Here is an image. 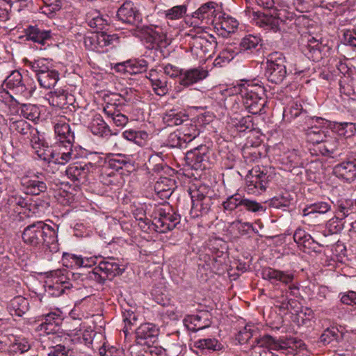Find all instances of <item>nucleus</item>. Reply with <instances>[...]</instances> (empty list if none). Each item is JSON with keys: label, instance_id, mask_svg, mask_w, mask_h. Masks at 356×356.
I'll return each mask as SVG.
<instances>
[{"label": "nucleus", "instance_id": "26", "mask_svg": "<svg viewBox=\"0 0 356 356\" xmlns=\"http://www.w3.org/2000/svg\"><path fill=\"white\" fill-rule=\"evenodd\" d=\"M254 343L259 347H264L274 350L279 351L282 355L284 348H286L291 341L286 339H275L269 334H264L255 339Z\"/></svg>", "mask_w": 356, "mask_h": 356}, {"label": "nucleus", "instance_id": "43", "mask_svg": "<svg viewBox=\"0 0 356 356\" xmlns=\"http://www.w3.org/2000/svg\"><path fill=\"white\" fill-rule=\"evenodd\" d=\"M305 116V120L308 118L306 111H303L302 105L294 102L284 110L283 119L285 121L291 122L298 116Z\"/></svg>", "mask_w": 356, "mask_h": 356}, {"label": "nucleus", "instance_id": "21", "mask_svg": "<svg viewBox=\"0 0 356 356\" xmlns=\"http://www.w3.org/2000/svg\"><path fill=\"white\" fill-rule=\"evenodd\" d=\"M147 78L150 81L153 90L157 95L163 96L168 93V78L161 71L159 72L157 70L152 69Z\"/></svg>", "mask_w": 356, "mask_h": 356}, {"label": "nucleus", "instance_id": "27", "mask_svg": "<svg viewBox=\"0 0 356 356\" xmlns=\"http://www.w3.org/2000/svg\"><path fill=\"white\" fill-rule=\"evenodd\" d=\"M24 33L28 40H31L41 45H44L46 42L51 38L50 30H44L38 26H29L24 29Z\"/></svg>", "mask_w": 356, "mask_h": 356}, {"label": "nucleus", "instance_id": "33", "mask_svg": "<svg viewBox=\"0 0 356 356\" xmlns=\"http://www.w3.org/2000/svg\"><path fill=\"white\" fill-rule=\"evenodd\" d=\"M60 149L57 153H52V161L54 163L64 165L75 157L72 147H67V144L59 145Z\"/></svg>", "mask_w": 356, "mask_h": 356}, {"label": "nucleus", "instance_id": "5", "mask_svg": "<svg viewBox=\"0 0 356 356\" xmlns=\"http://www.w3.org/2000/svg\"><path fill=\"white\" fill-rule=\"evenodd\" d=\"M192 200V207L190 211L193 218H198L207 215L213 204L212 197L213 191L206 185H200L189 191Z\"/></svg>", "mask_w": 356, "mask_h": 356}, {"label": "nucleus", "instance_id": "63", "mask_svg": "<svg viewBox=\"0 0 356 356\" xmlns=\"http://www.w3.org/2000/svg\"><path fill=\"white\" fill-rule=\"evenodd\" d=\"M257 330L254 326L247 325L242 330H240L237 335V339L240 343H247L254 335Z\"/></svg>", "mask_w": 356, "mask_h": 356}, {"label": "nucleus", "instance_id": "41", "mask_svg": "<svg viewBox=\"0 0 356 356\" xmlns=\"http://www.w3.org/2000/svg\"><path fill=\"white\" fill-rule=\"evenodd\" d=\"M64 260H68L71 262V266L74 265L77 267H91L97 264V257H85L76 256L75 254H65L63 255Z\"/></svg>", "mask_w": 356, "mask_h": 356}, {"label": "nucleus", "instance_id": "7", "mask_svg": "<svg viewBox=\"0 0 356 356\" xmlns=\"http://www.w3.org/2000/svg\"><path fill=\"white\" fill-rule=\"evenodd\" d=\"M261 277L268 281L275 287H280L281 284L289 286L288 291L294 296H300L299 286L293 284L294 274L289 270L284 271L271 267H264L261 271Z\"/></svg>", "mask_w": 356, "mask_h": 356}, {"label": "nucleus", "instance_id": "23", "mask_svg": "<svg viewBox=\"0 0 356 356\" xmlns=\"http://www.w3.org/2000/svg\"><path fill=\"white\" fill-rule=\"evenodd\" d=\"M54 131L60 145L67 144V147H73L74 142V134L72 131L70 125L63 120H59L54 124Z\"/></svg>", "mask_w": 356, "mask_h": 356}, {"label": "nucleus", "instance_id": "56", "mask_svg": "<svg viewBox=\"0 0 356 356\" xmlns=\"http://www.w3.org/2000/svg\"><path fill=\"white\" fill-rule=\"evenodd\" d=\"M33 127L24 120L15 121L11 124V129L21 134L24 137V140L28 136H30L32 131L31 129H33Z\"/></svg>", "mask_w": 356, "mask_h": 356}, {"label": "nucleus", "instance_id": "11", "mask_svg": "<svg viewBox=\"0 0 356 356\" xmlns=\"http://www.w3.org/2000/svg\"><path fill=\"white\" fill-rule=\"evenodd\" d=\"M152 221L154 229L159 233H166L172 230L180 222V216L175 212L160 209L155 213Z\"/></svg>", "mask_w": 356, "mask_h": 356}, {"label": "nucleus", "instance_id": "61", "mask_svg": "<svg viewBox=\"0 0 356 356\" xmlns=\"http://www.w3.org/2000/svg\"><path fill=\"white\" fill-rule=\"evenodd\" d=\"M190 44L192 46V48L195 49H200L202 52H206L207 51V47L211 44L209 41L204 37L196 35L191 38Z\"/></svg>", "mask_w": 356, "mask_h": 356}, {"label": "nucleus", "instance_id": "39", "mask_svg": "<svg viewBox=\"0 0 356 356\" xmlns=\"http://www.w3.org/2000/svg\"><path fill=\"white\" fill-rule=\"evenodd\" d=\"M188 119V115L175 110H170L166 112L163 117V122L168 126L170 127L182 124L187 121Z\"/></svg>", "mask_w": 356, "mask_h": 356}, {"label": "nucleus", "instance_id": "46", "mask_svg": "<svg viewBox=\"0 0 356 356\" xmlns=\"http://www.w3.org/2000/svg\"><path fill=\"white\" fill-rule=\"evenodd\" d=\"M27 66L35 73L36 77L52 69L51 65L46 58H38L33 61H27Z\"/></svg>", "mask_w": 356, "mask_h": 356}, {"label": "nucleus", "instance_id": "29", "mask_svg": "<svg viewBox=\"0 0 356 356\" xmlns=\"http://www.w3.org/2000/svg\"><path fill=\"white\" fill-rule=\"evenodd\" d=\"M262 40L259 35L248 34L245 35L239 44L240 51L253 54L258 51L262 46Z\"/></svg>", "mask_w": 356, "mask_h": 356}, {"label": "nucleus", "instance_id": "45", "mask_svg": "<svg viewBox=\"0 0 356 356\" xmlns=\"http://www.w3.org/2000/svg\"><path fill=\"white\" fill-rule=\"evenodd\" d=\"M331 209V204L326 202H318L308 205L302 211L304 216H308L312 214L319 213L325 214Z\"/></svg>", "mask_w": 356, "mask_h": 356}, {"label": "nucleus", "instance_id": "14", "mask_svg": "<svg viewBox=\"0 0 356 356\" xmlns=\"http://www.w3.org/2000/svg\"><path fill=\"white\" fill-rule=\"evenodd\" d=\"M209 148L205 145L188 151L185 157L187 165L195 170L205 169L209 163Z\"/></svg>", "mask_w": 356, "mask_h": 356}, {"label": "nucleus", "instance_id": "12", "mask_svg": "<svg viewBox=\"0 0 356 356\" xmlns=\"http://www.w3.org/2000/svg\"><path fill=\"white\" fill-rule=\"evenodd\" d=\"M118 41V37L115 34L110 35L106 32H94L84 38L85 47L98 52L104 51V47L114 45Z\"/></svg>", "mask_w": 356, "mask_h": 356}, {"label": "nucleus", "instance_id": "40", "mask_svg": "<svg viewBox=\"0 0 356 356\" xmlns=\"http://www.w3.org/2000/svg\"><path fill=\"white\" fill-rule=\"evenodd\" d=\"M209 316L210 314L208 312H200L198 314L191 316L190 321L194 326L189 329L196 332L209 327L211 325Z\"/></svg>", "mask_w": 356, "mask_h": 356}, {"label": "nucleus", "instance_id": "9", "mask_svg": "<svg viewBox=\"0 0 356 356\" xmlns=\"http://www.w3.org/2000/svg\"><path fill=\"white\" fill-rule=\"evenodd\" d=\"M3 86L10 90L17 99H28L33 96L35 86L26 83L22 74L17 71H13L4 80Z\"/></svg>", "mask_w": 356, "mask_h": 356}, {"label": "nucleus", "instance_id": "17", "mask_svg": "<svg viewBox=\"0 0 356 356\" xmlns=\"http://www.w3.org/2000/svg\"><path fill=\"white\" fill-rule=\"evenodd\" d=\"M221 11L220 8L213 1H209L202 4L196 11H195L192 17L193 19L200 20L205 24H214L216 22Z\"/></svg>", "mask_w": 356, "mask_h": 356}, {"label": "nucleus", "instance_id": "36", "mask_svg": "<svg viewBox=\"0 0 356 356\" xmlns=\"http://www.w3.org/2000/svg\"><path fill=\"white\" fill-rule=\"evenodd\" d=\"M37 80L41 87L49 89L54 87L59 80V73L54 69L38 75Z\"/></svg>", "mask_w": 356, "mask_h": 356}, {"label": "nucleus", "instance_id": "51", "mask_svg": "<svg viewBox=\"0 0 356 356\" xmlns=\"http://www.w3.org/2000/svg\"><path fill=\"white\" fill-rule=\"evenodd\" d=\"M31 348V343L29 341L25 339H17L14 341V342L10 346L9 352L13 355L15 356L16 354H22Z\"/></svg>", "mask_w": 356, "mask_h": 356}, {"label": "nucleus", "instance_id": "25", "mask_svg": "<svg viewBox=\"0 0 356 356\" xmlns=\"http://www.w3.org/2000/svg\"><path fill=\"white\" fill-rule=\"evenodd\" d=\"M207 76V70L202 67H195L188 70H184L179 82L181 86L188 87L204 79Z\"/></svg>", "mask_w": 356, "mask_h": 356}, {"label": "nucleus", "instance_id": "60", "mask_svg": "<svg viewBox=\"0 0 356 356\" xmlns=\"http://www.w3.org/2000/svg\"><path fill=\"white\" fill-rule=\"evenodd\" d=\"M181 135L179 131L177 132L171 133L168 137L166 145L171 148H181L185 147L187 143L186 142V139L181 137Z\"/></svg>", "mask_w": 356, "mask_h": 356}, {"label": "nucleus", "instance_id": "28", "mask_svg": "<svg viewBox=\"0 0 356 356\" xmlns=\"http://www.w3.org/2000/svg\"><path fill=\"white\" fill-rule=\"evenodd\" d=\"M7 309L12 316L22 317L29 311V302L24 297L17 296L9 302Z\"/></svg>", "mask_w": 356, "mask_h": 356}, {"label": "nucleus", "instance_id": "15", "mask_svg": "<svg viewBox=\"0 0 356 356\" xmlns=\"http://www.w3.org/2000/svg\"><path fill=\"white\" fill-rule=\"evenodd\" d=\"M96 169V165L91 162H76L70 164L65 170L67 177L73 182L85 184L88 175Z\"/></svg>", "mask_w": 356, "mask_h": 356}, {"label": "nucleus", "instance_id": "53", "mask_svg": "<svg viewBox=\"0 0 356 356\" xmlns=\"http://www.w3.org/2000/svg\"><path fill=\"white\" fill-rule=\"evenodd\" d=\"M31 131L30 136H28L24 140L38 152V149L44 146V138L36 128L34 127Z\"/></svg>", "mask_w": 356, "mask_h": 356}, {"label": "nucleus", "instance_id": "1", "mask_svg": "<svg viewBox=\"0 0 356 356\" xmlns=\"http://www.w3.org/2000/svg\"><path fill=\"white\" fill-rule=\"evenodd\" d=\"M117 17L123 23L132 24L137 28H140L143 33L149 44V49H156V47H165L169 44L166 35L157 30V26H141L143 16L138 8L133 1L130 0L125 1L118 8Z\"/></svg>", "mask_w": 356, "mask_h": 356}, {"label": "nucleus", "instance_id": "32", "mask_svg": "<svg viewBox=\"0 0 356 356\" xmlns=\"http://www.w3.org/2000/svg\"><path fill=\"white\" fill-rule=\"evenodd\" d=\"M104 113L112 119L113 122L117 127H124L128 122V117L120 113V109H116L113 104H106L104 108Z\"/></svg>", "mask_w": 356, "mask_h": 356}, {"label": "nucleus", "instance_id": "55", "mask_svg": "<svg viewBox=\"0 0 356 356\" xmlns=\"http://www.w3.org/2000/svg\"><path fill=\"white\" fill-rule=\"evenodd\" d=\"M237 54L238 52L232 48L227 47L221 51L218 57L214 60V65L216 66H222L225 63H228L234 58Z\"/></svg>", "mask_w": 356, "mask_h": 356}, {"label": "nucleus", "instance_id": "49", "mask_svg": "<svg viewBox=\"0 0 356 356\" xmlns=\"http://www.w3.org/2000/svg\"><path fill=\"white\" fill-rule=\"evenodd\" d=\"M47 99L49 104L54 107L63 108L67 104V93L64 90L51 92Z\"/></svg>", "mask_w": 356, "mask_h": 356}, {"label": "nucleus", "instance_id": "52", "mask_svg": "<svg viewBox=\"0 0 356 356\" xmlns=\"http://www.w3.org/2000/svg\"><path fill=\"white\" fill-rule=\"evenodd\" d=\"M334 128L339 135L346 138L353 136L356 134V124L353 122H336Z\"/></svg>", "mask_w": 356, "mask_h": 356}, {"label": "nucleus", "instance_id": "4", "mask_svg": "<svg viewBox=\"0 0 356 356\" xmlns=\"http://www.w3.org/2000/svg\"><path fill=\"white\" fill-rule=\"evenodd\" d=\"M124 270V268L120 259L108 257L103 258L97 266L88 271L87 277L90 280L103 284L107 279L111 280L115 276L122 275Z\"/></svg>", "mask_w": 356, "mask_h": 356}, {"label": "nucleus", "instance_id": "50", "mask_svg": "<svg viewBox=\"0 0 356 356\" xmlns=\"http://www.w3.org/2000/svg\"><path fill=\"white\" fill-rule=\"evenodd\" d=\"M108 164L111 168L116 170L131 165L129 156L122 154H117L115 157L110 159Z\"/></svg>", "mask_w": 356, "mask_h": 356}, {"label": "nucleus", "instance_id": "57", "mask_svg": "<svg viewBox=\"0 0 356 356\" xmlns=\"http://www.w3.org/2000/svg\"><path fill=\"white\" fill-rule=\"evenodd\" d=\"M122 317L124 323L123 332L125 335H127L129 331L132 330V326L136 324V322L138 321V315L133 311L125 310L123 312Z\"/></svg>", "mask_w": 356, "mask_h": 356}, {"label": "nucleus", "instance_id": "31", "mask_svg": "<svg viewBox=\"0 0 356 356\" xmlns=\"http://www.w3.org/2000/svg\"><path fill=\"white\" fill-rule=\"evenodd\" d=\"M12 98L17 104H20L19 111L22 116L31 121H35L39 119L40 115V110L37 105L31 104H22L20 103L21 100L17 99L13 96Z\"/></svg>", "mask_w": 356, "mask_h": 356}, {"label": "nucleus", "instance_id": "20", "mask_svg": "<svg viewBox=\"0 0 356 356\" xmlns=\"http://www.w3.org/2000/svg\"><path fill=\"white\" fill-rule=\"evenodd\" d=\"M334 174L347 182H352L356 179V159H347L333 168Z\"/></svg>", "mask_w": 356, "mask_h": 356}, {"label": "nucleus", "instance_id": "3", "mask_svg": "<svg viewBox=\"0 0 356 356\" xmlns=\"http://www.w3.org/2000/svg\"><path fill=\"white\" fill-rule=\"evenodd\" d=\"M241 95L245 108L253 115L265 113L267 99L265 89L261 85L250 80H242L235 86Z\"/></svg>", "mask_w": 356, "mask_h": 356}, {"label": "nucleus", "instance_id": "42", "mask_svg": "<svg viewBox=\"0 0 356 356\" xmlns=\"http://www.w3.org/2000/svg\"><path fill=\"white\" fill-rule=\"evenodd\" d=\"M182 124L179 131L181 134V137L186 139L187 143L191 142L199 136L200 131L197 128L196 124H193L189 118Z\"/></svg>", "mask_w": 356, "mask_h": 356}, {"label": "nucleus", "instance_id": "62", "mask_svg": "<svg viewBox=\"0 0 356 356\" xmlns=\"http://www.w3.org/2000/svg\"><path fill=\"white\" fill-rule=\"evenodd\" d=\"M321 44L315 38L312 37L308 40L307 49L314 59H318L321 57Z\"/></svg>", "mask_w": 356, "mask_h": 356}, {"label": "nucleus", "instance_id": "10", "mask_svg": "<svg viewBox=\"0 0 356 356\" xmlns=\"http://www.w3.org/2000/svg\"><path fill=\"white\" fill-rule=\"evenodd\" d=\"M223 208L229 211H232L239 208L240 210L245 209L251 212L264 211V207L257 202L245 198L239 193H235L229 196L225 201L222 202Z\"/></svg>", "mask_w": 356, "mask_h": 356}, {"label": "nucleus", "instance_id": "64", "mask_svg": "<svg viewBox=\"0 0 356 356\" xmlns=\"http://www.w3.org/2000/svg\"><path fill=\"white\" fill-rule=\"evenodd\" d=\"M100 356H124V350L114 346H106L105 343L99 348Z\"/></svg>", "mask_w": 356, "mask_h": 356}, {"label": "nucleus", "instance_id": "6", "mask_svg": "<svg viewBox=\"0 0 356 356\" xmlns=\"http://www.w3.org/2000/svg\"><path fill=\"white\" fill-rule=\"evenodd\" d=\"M45 292L53 297H59L73 286L70 276H74L70 270L58 269L46 273Z\"/></svg>", "mask_w": 356, "mask_h": 356}, {"label": "nucleus", "instance_id": "38", "mask_svg": "<svg viewBox=\"0 0 356 356\" xmlns=\"http://www.w3.org/2000/svg\"><path fill=\"white\" fill-rule=\"evenodd\" d=\"M147 349L140 350L138 345L133 346L130 348L131 356H159L163 353L164 349L154 344L146 346Z\"/></svg>", "mask_w": 356, "mask_h": 356}, {"label": "nucleus", "instance_id": "30", "mask_svg": "<svg viewBox=\"0 0 356 356\" xmlns=\"http://www.w3.org/2000/svg\"><path fill=\"white\" fill-rule=\"evenodd\" d=\"M86 22L88 25L95 30V32H100L108 25L107 20L97 10H92L87 13Z\"/></svg>", "mask_w": 356, "mask_h": 356}, {"label": "nucleus", "instance_id": "13", "mask_svg": "<svg viewBox=\"0 0 356 356\" xmlns=\"http://www.w3.org/2000/svg\"><path fill=\"white\" fill-rule=\"evenodd\" d=\"M47 175L37 172L21 178V184L27 194L38 195L44 193L47 189Z\"/></svg>", "mask_w": 356, "mask_h": 356}, {"label": "nucleus", "instance_id": "48", "mask_svg": "<svg viewBox=\"0 0 356 356\" xmlns=\"http://www.w3.org/2000/svg\"><path fill=\"white\" fill-rule=\"evenodd\" d=\"M293 239L297 244L301 245L304 248L308 249L312 248V245L315 243V241L311 235L300 228H298L295 231Z\"/></svg>", "mask_w": 356, "mask_h": 356}, {"label": "nucleus", "instance_id": "44", "mask_svg": "<svg viewBox=\"0 0 356 356\" xmlns=\"http://www.w3.org/2000/svg\"><path fill=\"white\" fill-rule=\"evenodd\" d=\"M259 23L261 26L266 27L274 32L280 31L282 29L279 19H277L273 11L270 15L264 14L260 17Z\"/></svg>", "mask_w": 356, "mask_h": 356}, {"label": "nucleus", "instance_id": "8", "mask_svg": "<svg viewBox=\"0 0 356 356\" xmlns=\"http://www.w3.org/2000/svg\"><path fill=\"white\" fill-rule=\"evenodd\" d=\"M265 76L268 81L275 84H280L286 79L287 71L286 58L282 52L274 51L266 58Z\"/></svg>", "mask_w": 356, "mask_h": 356}, {"label": "nucleus", "instance_id": "35", "mask_svg": "<svg viewBox=\"0 0 356 356\" xmlns=\"http://www.w3.org/2000/svg\"><path fill=\"white\" fill-rule=\"evenodd\" d=\"M193 346L201 350L219 351L223 348V346L216 338L200 339L194 342Z\"/></svg>", "mask_w": 356, "mask_h": 356}, {"label": "nucleus", "instance_id": "22", "mask_svg": "<svg viewBox=\"0 0 356 356\" xmlns=\"http://www.w3.org/2000/svg\"><path fill=\"white\" fill-rule=\"evenodd\" d=\"M238 26V22L235 18L222 12L215 23V28L218 34L225 38L234 33Z\"/></svg>", "mask_w": 356, "mask_h": 356}, {"label": "nucleus", "instance_id": "16", "mask_svg": "<svg viewBox=\"0 0 356 356\" xmlns=\"http://www.w3.org/2000/svg\"><path fill=\"white\" fill-rule=\"evenodd\" d=\"M135 334L136 342L138 346H149L157 343L159 329L153 323H145L136 329Z\"/></svg>", "mask_w": 356, "mask_h": 356}, {"label": "nucleus", "instance_id": "58", "mask_svg": "<svg viewBox=\"0 0 356 356\" xmlns=\"http://www.w3.org/2000/svg\"><path fill=\"white\" fill-rule=\"evenodd\" d=\"M293 198L291 195L286 192L282 195L275 196L270 200V204L277 209L289 207Z\"/></svg>", "mask_w": 356, "mask_h": 356}, {"label": "nucleus", "instance_id": "37", "mask_svg": "<svg viewBox=\"0 0 356 356\" xmlns=\"http://www.w3.org/2000/svg\"><path fill=\"white\" fill-rule=\"evenodd\" d=\"M343 339V334L336 327L325 329L320 337V342L327 345L333 342L339 343Z\"/></svg>", "mask_w": 356, "mask_h": 356}, {"label": "nucleus", "instance_id": "47", "mask_svg": "<svg viewBox=\"0 0 356 356\" xmlns=\"http://www.w3.org/2000/svg\"><path fill=\"white\" fill-rule=\"evenodd\" d=\"M128 74H141L147 71L148 63L143 58L128 60Z\"/></svg>", "mask_w": 356, "mask_h": 356}, {"label": "nucleus", "instance_id": "24", "mask_svg": "<svg viewBox=\"0 0 356 356\" xmlns=\"http://www.w3.org/2000/svg\"><path fill=\"white\" fill-rule=\"evenodd\" d=\"M90 131L95 136L102 138H108L111 136H117V133H113L109 126L100 115H95L89 126Z\"/></svg>", "mask_w": 356, "mask_h": 356}, {"label": "nucleus", "instance_id": "54", "mask_svg": "<svg viewBox=\"0 0 356 356\" xmlns=\"http://www.w3.org/2000/svg\"><path fill=\"white\" fill-rule=\"evenodd\" d=\"M174 185V181L166 177L163 178L161 181H157L154 186V188L161 196L169 197L172 193V189L169 187L170 185Z\"/></svg>", "mask_w": 356, "mask_h": 356}, {"label": "nucleus", "instance_id": "34", "mask_svg": "<svg viewBox=\"0 0 356 356\" xmlns=\"http://www.w3.org/2000/svg\"><path fill=\"white\" fill-rule=\"evenodd\" d=\"M288 341H291V343H289L286 346L282 355L284 356H309L306 350L301 348L305 346L302 341H296L293 338L288 339Z\"/></svg>", "mask_w": 356, "mask_h": 356}, {"label": "nucleus", "instance_id": "2", "mask_svg": "<svg viewBox=\"0 0 356 356\" xmlns=\"http://www.w3.org/2000/svg\"><path fill=\"white\" fill-rule=\"evenodd\" d=\"M22 239L26 245L33 249L44 250L51 253L59 251L57 231L42 220L26 226L22 231Z\"/></svg>", "mask_w": 356, "mask_h": 356}, {"label": "nucleus", "instance_id": "19", "mask_svg": "<svg viewBox=\"0 0 356 356\" xmlns=\"http://www.w3.org/2000/svg\"><path fill=\"white\" fill-rule=\"evenodd\" d=\"M270 180V175H268L265 168L259 167L252 168L250 171V176L246 179L248 186H253L261 191H265Z\"/></svg>", "mask_w": 356, "mask_h": 356}, {"label": "nucleus", "instance_id": "59", "mask_svg": "<svg viewBox=\"0 0 356 356\" xmlns=\"http://www.w3.org/2000/svg\"><path fill=\"white\" fill-rule=\"evenodd\" d=\"M186 10V5L175 6L164 11L165 17L170 20L179 19L184 15Z\"/></svg>", "mask_w": 356, "mask_h": 356}, {"label": "nucleus", "instance_id": "18", "mask_svg": "<svg viewBox=\"0 0 356 356\" xmlns=\"http://www.w3.org/2000/svg\"><path fill=\"white\" fill-rule=\"evenodd\" d=\"M42 323L38 325V330L44 331L47 334H52L53 339L56 341H60L61 338L55 334L59 330L61 324V317L57 312H51L41 316Z\"/></svg>", "mask_w": 356, "mask_h": 356}]
</instances>
